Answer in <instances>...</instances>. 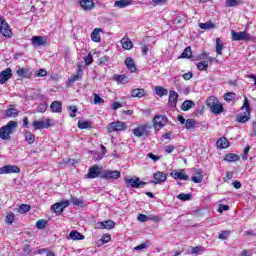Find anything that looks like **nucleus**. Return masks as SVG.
Returning a JSON list of instances; mask_svg holds the SVG:
<instances>
[{"label":"nucleus","mask_w":256,"mask_h":256,"mask_svg":"<svg viewBox=\"0 0 256 256\" xmlns=\"http://www.w3.org/2000/svg\"><path fill=\"white\" fill-rule=\"evenodd\" d=\"M47 75V70L45 69H40L37 73H36V77H45Z\"/></svg>","instance_id":"62"},{"label":"nucleus","mask_w":256,"mask_h":256,"mask_svg":"<svg viewBox=\"0 0 256 256\" xmlns=\"http://www.w3.org/2000/svg\"><path fill=\"white\" fill-rule=\"evenodd\" d=\"M108 133H114L117 131H125V129H127V125L125 124V122H121V121H115V122H111L108 126Z\"/></svg>","instance_id":"7"},{"label":"nucleus","mask_w":256,"mask_h":256,"mask_svg":"<svg viewBox=\"0 0 256 256\" xmlns=\"http://www.w3.org/2000/svg\"><path fill=\"white\" fill-rule=\"evenodd\" d=\"M47 111V103H41L38 107H37V112L38 113H45Z\"/></svg>","instance_id":"51"},{"label":"nucleus","mask_w":256,"mask_h":256,"mask_svg":"<svg viewBox=\"0 0 256 256\" xmlns=\"http://www.w3.org/2000/svg\"><path fill=\"white\" fill-rule=\"evenodd\" d=\"M241 5V0H226V7H237Z\"/></svg>","instance_id":"42"},{"label":"nucleus","mask_w":256,"mask_h":256,"mask_svg":"<svg viewBox=\"0 0 256 256\" xmlns=\"http://www.w3.org/2000/svg\"><path fill=\"white\" fill-rule=\"evenodd\" d=\"M70 239H72V241H83L85 236H83V234L79 233L78 231L73 230L70 232Z\"/></svg>","instance_id":"27"},{"label":"nucleus","mask_w":256,"mask_h":256,"mask_svg":"<svg viewBox=\"0 0 256 256\" xmlns=\"http://www.w3.org/2000/svg\"><path fill=\"white\" fill-rule=\"evenodd\" d=\"M102 245H105L106 243H109L111 241V235L104 234L100 239Z\"/></svg>","instance_id":"50"},{"label":"nucleus","mask_w":256,"mask_h":256,"mask_svg":"<svg viewBox=\"0 0 256 256\" xmlns=\"http://www.w3.org/2000/svg\"><path fill=\"white\" fill-rule=\"evenodd\" d=\"M51 120L47 119L46 121L40 120V121H34L32 123V126L36 131H39V129H49L51 127Z\"/></svg>","instance_id":"14"},{"label":"nucleus","mask_w":256,"mask_h":256,"mask_svg":"<svg viewBox=\"0 0 256 256\" xmlns=\"http://www.w3.org/2000/svg\"><path fill=\"white\" fill-rule=\"evenodd\" d=\"M225 161H228L229 163H233L235 161H239V155L233 154V153L227 154L225 156Z\"/></svg>","instance_id":"37"},{"label":"nucleus","mask_w":256,"mask_h":256,"mask_svg":"<svg viewBox=\"0 0 256 256\" xmlns=\"http://www.w3.org/2000/svg\"><path fill=\"white\" fill-rule=\"evenodd\" d=\"M195 125H197V122L195 121V119H187L185 126L186 129H195Z\"/></svg>","instance_id":"41"},{"label":"nucleus","mask_w":256,"mask_h":256,"mask_svg":"<svg viewBox=\"0 0 256 256\" xmlns=\"http://www.w3.org/2000/svg\"><path fill=\"white\" fill-rule=\"evenodd\" d=\"M239 256H251V252H249L248 250H243L242 252H240Z\"/></svg>","instance_id":"64"},{"label":"nucleus","mask_w":256,"mask_h":256,"mask_svg":"<svg viewBox=\"0 0 256 256\" xmlns=\"http://www.w3.org/2000/svg\"><path fill=\"white\" fill-rule=\"evenodd\" d=\"M229 237V231H222L220 234H219V236H218V238L219 239H222V240H225V239H227Z\"/></svg>","instance_id":"59"},{"label":"nucleus","mask_w":256,"mask_h":256,"mask_svg":"<svg viewBox=\"0 0 256 256\" xmlns=\"http://www.w3.org/2000/svg\"><path fill=\"white\" fill-rule=\"evenodd\" d=\"M241 111H245L244 114L240 113L237 115V122L238 123H247V121H249V119H251V106H249V100L247 99V97H245L244 99V103L243 106L241 107Z\"/></svg>","instance_id":"3"},{"label":"nucleus","mask_w":256,"mask_h":256,"mask_svg":"<svg viewBox=\"0 0 256 256\" xmlns=\"http://www.w3.org/2000/svg\"><path fill=\"white\" fill-rule=\"evenodd\" d=\"M45 227H47V221H45V220H38L36 222V228L37 229H45Z\"/></svg>","instance_id":"49"},{"label":"nucleus","mask_w":256,"mask_h":256,"mask_svg":"<svg viewBox=\"0 0 256 256\" xmlns=\"http://www.w3.org/2000/svg\"><path fill=\"white\" fill-rule=\"evenodd\" d=\"M69 109L71 110L72 113H70V117L72 119H75L77 117V106H69Z\"/></svg>","instance_id":"56"},{"label":"nucleus","mask_w":256,"mask_h":256,"mask_svg":"<svg viewBox=\"0 0 256 256\" xmlns=\"http://www.w3.org/2000/svg\"><path fill=\"white\" fill-rule=\"evenodd\" d=\"M191 181L193 183H202L203 181V172L201 170H196L195 175L192 176Z\"/></svg>","instance_id":"29"},{"label":"nucleus","mask_w":256,"mask_h":256,"mask_svg":"<svg viewBox=\"0 0 256 256\" xmlns=\"http://www.w3.org/2000/svg\"><path fill=\"white\" fill-rule=\"evenodd\" d=\"M19 115V110L15 108V105H9L8 109L5 110V117L11 119V117H17Z\"/></svg>","instance_id":"19"},{"label":"nucleus","mask_w":256,"mask_h":256,"mask_svg":"<svg viewBox=\"0 0 256 256\" xmlns=\"http://www.w3.org/2000/svg\"><path fill=\"white\" fill-rule=\"evenodd\" d=\"M192 52H191V46H188L185 48L184 52L181 55L182 59H191L192 57Z\"/></svg>","instance_id":"39"},{"label":"nucleus","mask_w":256,"mask_h":256,"mask_svg":"<svg viewBox=\"0 0 256 256\" xmlns=\"http://www.w3.org/2000/svg\"><path fill=\"white\" fill-rule=\"evenodd\" d=\"M125 65L127 69L130 70V73H135L137 71V67L135 66V62L133 61V58L127 57L125 60Z\"/></svg>","instance_id":"25"},{"label":"nucleus","mask_w":256,"mask_h":256,"mask_svg":"<svg viewBox=\"0 0 256 256\" xmlns=\"http://www.w3.org/2000/svg\"><path fill=\"white\" fill-rule=\"evenodd\" d=\"M137 219L140 221V223H147V221H149V216L145 214H139Z\"/></svg>","instance_id":"52"},{"label":"nucleus","mask_w":256,"mask_h":256,"mask_svg":"<svg viewBox=\"0 0 256 256\" xmlns=\"http://www.w3.org/2000/svg\"><path fill=\"white\" fill-rule=\"evenodd\" d=\"M13 221H15V215H13V213H9L6 216V223L8 225H11L13 223Z\"/></svg>","instance_id":"53"},{"label":"nucleus","mask_w":256,"mask_h":256,"mask_svg":"<svg viewBox=\"0 0 256 256\" xmlns=\"http://www.w3.org/2000/svg\"><path fill=\"white\" fill-rule=\"evenodd\" d=\"M13 77L11 68H7L0 73V85H5Z\"/></svg>","instance_id":"15"},{"label":"nucleus","mask_w":256,"mask_h":256,"mask_svg":"<svg viewBox=\"0 0 256 256\" xmlns=\"http://www.w3.org/2000/svg\"><path fill=\"white\" fill-rule=\"evenodd\" d=\"M167 1L169 0H152V5L157 6H162V5H167Z\"/></svg>","instance_id":"54"},{"label":"nucleus","mask_w":256,"mask_h":256,"mask_svg":"<svg viewBox=\"0 0 256 256\" xmlns=\"http://www.w3.org/2000/svg\"><path fill=\"white\" fill-rule=\"evenodd\" d=\"M47 44V39L43 36H33L32 37V45L34 47H41V45H46Z\"/></svg>","instance_id":"20"},{"label":"nucleus","mask_w":256,"mask_h":256,"mask_svg":"<svg viewBox=\"0 0 256 256\" xmlns=\"http://www.w3.org/2000/svg\"><path fill=\"white\" fill-rule=\"evenodd\" d=\"M25 141H26L29 145H33V143H35V135L32 134L31 132H26V133H25Z\"/></svg>","instance_id":"38"},{"label":"nucleus","mask_w":256,"mask_h":256,"mask_svg":"<svg viewBox=\"0 0 256 256\" xmlns=\"http://www.w3.org/2000/svg\"><path fill=\"white\" fill-rule=\"evenodd\" d=\"M31 206L29 204H22L18 209V213H29Z\"/></svg>","instance_id":"40"},{"label":"nucleus","mask_w":256,"mask_h":256,"mask_svg":"<svg viewBox=\"0 0 256 256\" xmlns=\"http://www.w3.org/2000/svg\"><path fill=\"white\" fill-rule=\"evenodd\" d=\"M179 99V94L176 91L171 90L169 92L168 104L170 107H177V101Z\"/></svg>","instance_id":"17"},{"label":"nucleus","mask_w":256,"mask_h":256,"mask_svg":"<svg viewBox=\"0 0 256 256\" xmlns=\"http://www.w3.org/2000/svg\"><path fill=\"white\" fill-rule=\"evenodd\" d=\"M147 95V92H145V89L143 88H136L131 91V97L141 99L142 97H145Z\"/></svg>","instance_id":"21"},{"label":"nucleus","mask_w":256,"mask_h":256,"mask_svg":"<svg viewBox=\"0 0 256 256\" xmlns=\"http://www.w3.org/2000/svg\"><path fill=\"white\" fill-rule=\"evenodd\" d=\"M147 247H148L147 243H142V244L136 246L134 249H135V251H142V249H147Z\"/></svg>","instance_id":"63"},{"label":"nucleus","mask_w":256,"mask_h":256,"mask_svg":"<svg viewBox=\"0 0 256 256\" xmlns=\"http://www.w3.org/2000/svg\"><path fill=\"white\" fill-rule=\"evenodd\" d=\"M16 73L18 77H22V78L31 77V71L28 68H18Z\"/></svg>","instance_id":"26"},{"label":"nucleus","mask_w":256,"mask_h":256,"mask_svg":"<svg viewBox=\"0 0 256 256\" xmlns=\"http://www.w3.org/2000/svg\"><path fill=\"white\" fill-rule=\"evenodd\" d=\"M71 203L76 207H85V201L81 198L71 197Z\"/></svg>","instance_id":"35"},{"label":"nucleus","mask_w":256,"mask_h":256,"mask_svg":"<svg viewBox=\"0 0 256 256\" xmlns=\"http://www.w3.org/2000/svg\"><path fill=\"white\" fill-rule=\"evenodd\" d=\"M101 31H103L101 28H95L93 32L91 33V39L94 41V43H100L101 42Z\"/></svg>","instance_id":"24"},{"label":"nucleus","mask_w":256,"mask_h":256,"mask_svg":"<svg viewBox=\"0 0 256 256\" xmlns=\"http://www.w3.org/2000/svg\"><path fill=\"white\" fill-rule=\"evenodd\" d=\"M208 68H209V64L205 61L199 62L197 64V69L199 71H207Z\"/></svg>","instance_id":"44"},{"label":"nucleus","mask_w":256,"mask_h":256,"mask_svg":"<svg viewBox=\"0 0 256 256\" xmlns=\"http://www.w3.org/2000/svg\"><path fill=\"white\" fill-rule=\"evenodd\" d=\"M17 129V121H9L7 125L0 128V139L9 141L11 134Z\"/></svg>","instance_id":"2"},{"label":"nucleus","mask_w":256,"mask_h":256,"mask_svg":"<svg viewBox=\"0 0 256 256\" xmlns=\"http://www.w3.org/2000/svg\"><path fill=\"white\" fill-rule=\"evenodd\" d=\"M85 63L86 65H91V63H93V55L90 53L87 55V57L85 58Z\"/></svg>","instance_id":"61"},{"label":"nucleus","mask_w":256,"mask_h":256,"mask_svg":"<svg viewBox=\"0 0 256 256\" xmlns=\"http://www.w3.org/2000/svg\"><path fill=\"white\" fill-rule=\"evenodd\" d=\"M201 251H203V246H196L192 248L191 254L197 255V253H200Z\"/></svg>","instance_id":"57"},{"label":"nucleus","mask_w":256,"mask_h":256,"mask_svg":"<svg viewBox=\"0 0 256 256\" xmlns=\"http://www.w3.org/2000/svg\"><path fill=\"white\" fill-rule=\"evenodd\" d=\"M216 145L218 149H227V147H229V141L227 138L222 137L216 142Z\"/></svg>","instance_id":"28"},{"label":"nucleus","mask_w":256,"mask_h":256,"mask_svg":"<svg viewBox=\"0 0 256 256\" xmlns=\"http://www.w3.org/2000/svg\"><path fill=\"white\" fill-rule=\"evenodd\" d=\"M68 205H71V201L66 200L52 205L51 209L56 213V215H61V213H63V209L67 208Z\"/></svg>","instance_id":"11"},{"label":"nucleus","mask_w":256,"mask_h":256,"mask_svg":"<svg viewBox=\"0 0 256 256\" xmlns=\"http://www.w3.org/2000/svg\"><path fill=\"white\" fill-rule=\"evenodd\" d=\"M21 169L17 165H5L0 168V175H7L11 173H19Z\"/></svg>","instance_id":"13"},{"label":"nucleus","mask_w":256,"mask_h":256,"mask_svg":"<svg viewBox=\"0 0 256 256\" xmlns=\"http://www.w3.org/2000/svg\"><path fill=\"white\" fill-rule=\"evenodd\" d=\"M104 229L108 231L115 227V222L113 220L103 221Z\"/></svg>","instance_id":"43"},{"label":"nucleus","mask_w":256,"mask_h":256,"mask_svg":"<svg viewBox=\"0 0 256 256\" xmlns=\"http://www.w3.org/2000/svg\"><path fill=\"white\" fill-rule=\"evenodd\" d=\"M131 5V0H117L114 3V7H119V9H124V7H129Z\"/></svg>","instance_id":"32"},{"label":"nucleus","mask_w":256,"mask_h":256,"mask_svg":"<svg viewBox=\"0 0 256 256\" xmlns=\"http://www.w3.org/2000/svg\"><path fill=\"white\" fill-rule=\"evenodd\" d=\"M101 167L94 165L89 168L88 173L86 174L87 179H97V177H101Z\"/></svg>","instance_id":"12"},{"label":"nucleus","mask_w":256,"mask_h":256,"mask_svg":"<svg viewBox=\"0 0 256 256\" xmlns=\"http://www.w3.org/2000/svg\"><path fill=\"white\" fill-rule=\"evenodd\" d=\"M114 79L117 83H127V76L125 75H116L114 76Z\"/></svg>","instance_id":"46"},{"label":"nucleus","mask_w":256,"mask_h":256,"mask_svg":"<svg viewBox=\"0 0 256 256\" xmlns=\"http://www.w3.org/2000/svg\"><path fill=\"white\" fill-rule=\"evenodd\" d=\"M154 181H152V183L154 185H159V183H165V181H167V174H165V172H155L153 175Z\"/></svg>","instance_id":"16"},{"label":"nucleus","mask_w":256,"mask_h":256,"mask_svg":"<svg viewBox=\"0 0 256 256\" xmlns=\"http://www.w3.org/2000/svg\"><path fill=\"white\" fill-rule=\"evenodd\" d=\"M176 197L180 201H191V194L180 193Z\"/></svg>","instance_id":"45"},{"label":"nucleus","mask_w":256,"mask_h":256,"mask_svg":"<svg viewBox=\"0 0 256 256\" xmlns=\"http://www.w3.org/2000/svg\"><path fill=\"white\" fill-rule=\"evenodd\" d=\"M193 107H195V102L192 100H185L181 105L182 111H189V109H193Z\"/></svg>","instance_id":"30"},{"label":"nucleus","mask_w":256,"mask_h":256,"mask_svg":"<svg viewBox=\"0 0 256 256\" xmlns=\"http://www.w3.org/2000/svg\"><path fill=\"white\" fill-rule=\"evenodd\" d=\"M109 63V57L108 56H103L99 58V64L100 65H107Z\"/></svg>","instance_id":"58"},{"label":"nucleus","mask_w":256,"mask_h":256,"mask_svg":"<svg viewBox=\"0 0 256 256\" xmlns=\"http://www.w3.org/2000/svg\"><path fill=\"white\" fill-rule=\"evenodd\" d=\"M101 179L117 180L121 177V172L117 170H104L101 175Z\"/></svg>","instance_id":"8"},{"label":"nucleus","mask_w":256,"mask_h":256,"mask_svg":"<svg viewBox=\"0 0 256 256\" xmlns=\"http://www.w3.org/2000/svg\"><path fill=\"white\" fill-rule=\"evenodd\" d=\"M232 41H253V36L247 33V31L235 32L231 30Z\"/></svg>","instance_id":"4"},{"label":"nucleus","mask_w":256,"mask_h":256,"mask_svg":"<svg viewBox=\"0 0 256 256\" xmlns=\"http://www.w3.org/2000/svg\"><path fill=\"white\" fill-rule=\"evenodd\" d=\"M125 183L127 184V187H132L133 189H139L142 185H147V182L141 181L139 177L136 178H125Z\"/></svg>","instance_id":"9"},{"label":"nucleus","mask_w":256,"mask_h":256,"mask_svg":"<svg viewBox=\"0 0 256 256\" xmlns=\"http://www.w3.org/2000/svg\"><path fill=\"white\" fill-rule=\"evenodd\" d=\"M0 33L4 37H8V39L13 37V32L11 31L9 24L7 23V21H5V18L3 17H0Z\"/></svg>","instance_id":"6"},{"label":"nucleus","mask_w":256,"mask_h":256,"mask_svg":"<svg viewBox=\"0 0 256 256\" xmlns=\"http://www.w3.org/2000/svg\"><path fill=\"white\" fill-rule=\"evenodd\" d=\"M167 116L165 115H159L155 116L153 119V127L156 131H161L165 125H167Z\"/></svg>","instance_id":"5"},{"label":"nucleus","mask_w":256,"mask_h":256,"mask_svg":"<svg viewBox=\"0 0 256 256\" xmlns=\"http://www.w3.org/2000/svg\"><path fill=\"white\" fill-rule=\"evenodd\" d=\"M236 95L233 92H228L224 94V101H233L235 99Z\"/></svg>","instance_id":"48"},{"label":"nucleus","mask_w":256,"mask_h":256,"mask_svg":"<svg viewBox=\"0 0 256 256\" xmlns=\"http://www.w3.org/2000/svg\"><path fill=\"white\" fill-rule=\"evenodd\" d=\"M103 103V98L99 97V94L94 93V104L101 105Z\"/></svg>","instance_id":"55"},{"label":"nucleus","mask_w":256,"mask_h":256,"mask_svg":"<svg viewBox=\"0 0 256 256\" xmlns=\"http://www.w3.org/2000/svg\"><path fill=\"white\" fill-rule=\"evenodd\" d=\"M207 107L210 108L211 113H214V115H221L225 111V108H223V104L219 102V99L215 96H210L206 100Z\"/></svg>","instance_id":"1"},{"label":"nucleus","mask_w":256,"mask_h":256,"mask_svg":"<svg viewBox=\"0 0 256 256\" xmlns=\"http://www.w3.org/2000/svg\"><path fill=\"white\" fill-rule=\"evenodd\" d=\"M80 6L84 11H91L95 7V3L93 0H82L80 1Z\"/></svg>","instance_id":"22"},{"label":"nucleus","mask_w":256,"mask_h":256,"mask_svg":"<svg viewBox=\"0 0 256 256\" xmlns=\"http://www.w3.org/2000/svg\"><path fill=\"white\" fill-rule=\"evenodd\" d=\"M155 92L158 97H165V95L168 93L167 89L163 88L162 86H156Z\"/></svg>","instance_id":"36"},{"label":"nucleus","mask_w":256,"mask_h":256,"mask_svg":"<svg viewBox=\"0 0 256 256\" xmlns=\"http://www.w3.org/2000/svg\"><path fill=\"white\" fill-rule=\"evenodd\" d=\"M218 211L219 213H223V211H229V205L220 204Z\"/></svg>","instance_id":"60"},{"label":"nucleus","mask_w":256,"mask_h":256,"mask_svg":"<svg viewBox=\"0 0 256 256\" xmlns=\"http://www.w3.org/2000/svg\"><path fill=\"white\" fill-rule=\"evenodd\" d=\"M223 48H224L223 40H221V38H217L216 39V53H217V55H223Z\"/></svg>","instance_id":"33"},{"label":"nucleus","mask_w":256,"mask_h":256,"mask_svg":"<svg viewBox=\"0 0 256 256\" xmlns=\"http://www.w3.org/2000/svg\"><path fill=\"white\" fill-rule=\"evenodd\" d=\"M149 129H151V126L145 124L133 129L132 133H134L135 137H147L149 135Z\"/></svg>","instance_id":"10"},{"label":"nucleus","mask_w":256,"mask_h":256,"mask_svg":"<svg viewBox=\"0 0 256 256\" xmlns=\"http://www.w3.org/2000/svg\"><path fill=\"white\" fill-rule=\"evenodd\" d=\"M170 176L173 177V179H180V181H188L189 176L185 174V170H181L180 172L178 171H172L170 173Z\"/></svg>","instance_id":"18"},{"label":"nucleus","mask_w":256,"mask_h":256,"mask_svg":"<svg viewBox=\"0 0 256 256\" xmlns=\"http://www.w3.org/2000/svg\"><path fill=\"white\" fill-rule=\"evenodd\" d=\"M198 26L200 27V29H204V30L215 29V24L212 21L199 23Z\"/></svg>","instance_id":"34"},{"label":"nucleus","mask_w":256,"mask_h":256,"mask_svg":"<svg viewBox=\"0 0 256 256\" xmlns=\"http://www.w3.org/2000/svg\"><path fill=\"white\" fill-rule=\"evenodd\" d=\"M52 113H61L63 111V104L59 101H54L50 105Z\"/></svg>","instance_id":"23"},{"label":"nucleus","mask_w":256,"mask_h":256,"mask_svg":"<svg viewBox=\"0 0 256 256\" xmlns=\"http://www.w3.org/2000/svg\"><path fill=\"white\" fill-rule=\"evenodd\" d=\"M79 129H89L91 127V122L78 121Z\"/></svg>","instance_id":"47"},{"label":"nucleus","mask_w":256,"mask_h":256,"mask_svg":"<svg viewBox=\"0 0 256 256\" xmlns=\"http://www.w3.org/2000/svg\"><path fill=\"white\" fill-rule=\"evenodd\" d=\"M121 45L123 49H126L127 51L133 49V42H131V39L129 38H123L121 40Z\"/></svg>","instance_id":"31"}]
</instances>
